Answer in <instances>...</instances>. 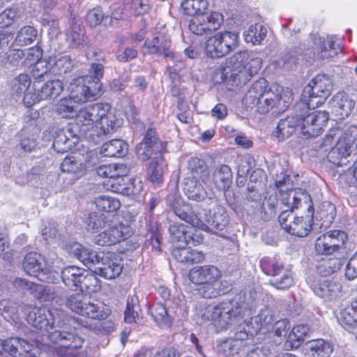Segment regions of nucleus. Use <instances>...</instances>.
<instances>
[{
  "label": "nucleus",
  "instance_id": "obj_1",
  "mask_svg": "<svg viewBox=\"0 0 357 357\" xmlns=\"http://www.w3.org/2000/svg\"><path fill=\"white\" fill-rule=\"evenodd\" d=\"M110 108L109 105L100 102L81 108L74 123L79 127L81 135L87 140H95L96 137L113 132L119 125Z\"/></svg>",
  "mask_w": 357,
  "mask_h": 357
},
{
  "label": "nucleus",
  "instance_id": "obj_2",
  "mask_svg": "<svg viewBox=\"0 0 357 357\" xmlns=\"http://www.w3.org/2000/svg\"><path fill=\"white\" fill-rule=\"evenodd\" d=\"M295 112L281 119L273 132V136L279 141L290 137L298 127H301V133L305 138L318 136L329 119V114L326 111H316L307 115L296 110Z\"/></svg>",
  "mask_w": 357,
  "mask_h": 357
},
{
  "label": "nucleus",
  "instance_id": "obj_3",
  "mask_svg": "<svg viewBox=\"0 0 357 357\" xmlns=\"http://www.w3.org/2000/svg\"><path fill=\"white\" fill-rule=\"evenodd\" d=\"M165 149L166 144L159 140L156 131L153 128L147 130L143 141L136 147L139 158L142 160L151 159L147 173L152 183H160L163 180L167 164L162 153L165 151Z\"/></svg>",
  "mask_w": 357,
  "mask_h": 357
},
{
  "label": "nucleus",
  "instance_id": "obj_4",
  "mask_svg": "<svg viewBox=\"0 0 357 357\" xmlns=\"http://www.w3.org/2000/svg\"><path fill=\"white\" fill-rule=\"evenodd\" d=\"M281 202L287 208H302L306 211L303 215H296L294 223L289 226V234L298 237H305L312 229L314 208L310 195L301 189L289 190L281 195Z\"/></svg>",
  "mask_w": 357,
  "mask_h": 357
},
{
  "label": "nucleus",
  "instance_id": "obj_5",
  "mask_svg": "<svg viewBox=\"0 0 357 357\" xmlns=\"http://www.w3.org/2000/svg\"><path fill=\"white\" fill-rule=\"evenodd\" d=\"M282 89L276 86L275 90L268 87L267 81L261 78L256 81L245 93L243 103L247 110L255 107L260 114H266L275 107L281 104Z\"/></svg>",
  "mask_w": 357,
  "mask_h": 357
},
{
  "label": "nucleus",
  "instance_id": "obj_6",
  "mask_svg": "<svg viewBox=\"0 0 357 357\" xmlns=\"http://www.w3.org/2000/svg\"><path fill=\"white\" fill-rule=\"evenodd\" d=\"M26 319L30 325L43 333V335H38L36 337L40 339L43 344H45L41 347V349L47 345V343L43 342L44 336L49 339V335L55 329L67 328L68 321L66 313L56 307H34L28 313Z\"/></svg>",
  "mask_w": 357,
  "mask_h": 357
},
{
  "label": "nucleus",
  "instance_id": "obj_7",
  "mask_svg": "<svg viewBox=\"0 0 357 357\" xmlns=\"http://www.w3.org/2000/svg\"><path fill=\"white\" fill-rule=\"evenodd\" d=\"M239 298L223 301L217 305H208L201 310V319L204 322L211 321L215 327L227 329L241 320L243 317V307Z\"/></svg>",
  "mask_w": 357,
  "mask_h": 357
},
{
  "label": "nucleus",
  "instance_id": "obj_8",
  "mask_svg": "<svg viewBox=\"0 0 357 357\" xmlns=\"http://www.w3.org/2000/svg\"><path fill=\"white\" fill-rule=\"evenodd\" d=\"M103 68H91L89 75L74 78L70 83L68 96L74 103H84L98 98L102 93L100 83Z\"/></svg>",
  "mask_w": 357,
  "mask_h": 357
},
{
  "label": "nucleus",
  "instance_id": "obj_9",
  "mask_svg": "<svg viewBox=\"0 0 357 357\" xmlns=\"http://www.w3.org/2000/svg\"><path fill=\"white\" fill-rule=\"evenodd\" d=\"M357 155V126H351L338 135L335 145L331 149L328 158L337 166H345L348 158Z\"/></svg>",
  "mask_w": 357,
  "mask_h": 357
},
{
  "label": "nucleus",
  "instance_id": "obj_10",
  "mask_svg": "<svg viewBox=\"0 0 357 357\" xmlns=\"http://www.w3.org/2000/svg\"><path fill=\"white\" fill-rule=\"evenodd\" d=\"M66 329H55L49 335V340L54 344L61 341H68L70 343L59 347H50L49 352L56 357H81L79 348L83 340Z\"/></svg>",
  "mask_w": 357,
  "mask_h": 357
},
{
  "label": "nucleus",
  "instance_id": "obj_11",
  "mask_svg": "<svg viewBox=\"0 0 357 357\" xmlns=\"http://www.w3.org/2000/svg\"><path fill=\"white\" fill-rule=\"evenodd\" d=\"M24 271L38 280L56 284L59 281V274L47 266L45 257L38 252L28 253L23 261Z\"/></svg>",
  "mask_w": 357,
  "mask_h": 357
},
{
  "label": "nucleus",
  "instance_id": "obj_12",
  "mask_svg": "<svg viewBox=\"0 0 357 357\" xmlns=\"http://www.w3.org/2000/svg\"><path fill=\"white\" fill-rule=\"evenodd\" d=\"M259 329V327L251 328L248 322L243 321L238 326L234 337L227 338L218 344V352L227 357L234 356L245 347V341L256 335Z\"/></svg>",
  "mask_w": 357,
  "mask_h": 357
},
{
  "label": "nucleus",
  "instance_id": "obj_13",
  "mask_svg": "<svg viewBox=\"0 0 357 357\" xmlns=\"http://www.w3.org/2000/svg\"><path fill=\"white\" fill-rule=\"evenodd\" d=\"M239 33L236 31H220L210 37L206 43V52L211 57H222L237 47Z\"/></svg>",
  "mask_w": 357,
  "mask_h": 357
},
{
  "label": "nucleus",
  "instance_id": "obj_14",
  "mask_svg": "<svg viewBox=\"0 0 357 357\" xmlns=\"http://www.w3.org/2000/svg\"><path fill=\"white\" fill-rule=\"evenodd\" d=\"M347 234L342 230H330L319 236L315 241L314 249L318 255H334L343 248Z\"/></svg>",
  "mask_w": 357,
  "mask_h": 357
},
{
  "label": "nucleus",
  "instance_id": "obj_15",
  "mask_svg": "<svg viewBox=\"0 0 357 357\" xmlns=\"http://www.w3.org/2000/svg\"><path fill=\"white\" fill-rule=\"evenodd\" d=\"M97 260H94L92 267L94 273L106 279H113L119 276L122 271L123 264L121 257L114 252L97 254Z\"/></svg>",
  "mask_w": 357,
  "mask_h": 357
},
{
  "label": "nucleus",
  "instance_id": "obj_16",
  "mask_svg": "<svg viewBox=\"0 0 357 357\" xmlns=\"http://www.w3.org/2000/svg\"><path fill=\"white\" fill-rule=\"evenodd\" d=\"M144 47L149 54L162 55L167 61H172L173 64L177 65V63L182 62L181 56L173 51L172 40L165 35L160 34L153 37L151 41H146Z\"/></svg>",
  "mask_w": 357,
  "mask_h": 357
},
{
  "label": "nucleus",
  "instance_id": "obj_17",
  "mask_svg": "<svg viewBox=\"0 0 357 357\" xmlns=\"http://www.w3.org/2000/svg\"><path fill=\"white\" fill-rule=\"evenodd\" d=\"M223 15L218 12L201 15L192 17L189 24V29L195 35L209 34L218 29L223 22Z\"/></svg>",
  "mask_w": 357,
  "mask_h": 357
},
{
  "label": "nucleus",
  "instance_id": "obj_18",
  "mask_svg": "<svg viewBox=\"0 0 357 357\" xmlns=\"http://www.w3.org/2000/svg\"><path fill=\"white\" fill-rule=\"evenodd\" d=\"M82 137L79 127L74 123L55 132L53 148L58 153L68 152L76 144L78 137Z\"/></svg>",
  "mask_w": 357,
  "mask_h": 357
},
{
  "label": "nucleus",
  "instance_id": "obj_19",
  "mask_svg": "<svg viewBox=\"0 0 357 357\" xmlns=\"http://www.w3.org/2000/svg\"><path fill=\"white\" fill-rule=\"evenodd\" d=\"M132 234L131 227L123 223L112 226L96 235V244L101 246H110L127 239Z\"/></svg>",
  "mask_w": 357,
  "mask_h": 357
},
{
  "label": "nucleus",
  "instance_id": "obj_20",
  "mask_svg": "<svg viewBox=\"0 0 357 357\" xmlns=\"http://www.w3.org/2000/svg\"><path fill=\"white\" fill-rule=\"evenodd\" d=\"M215 74L220 76V82L234 87L245 84L253 75L252 68H218Z\"/></svg>",
  "mask_w": 357,
  "mask_h": 357
},
{
  "label": "nucleus",
  "instance_id": "obj_21",
  "mask_svg": "<svg viewBox=\"0 0 357 357\" xmlns=\"http://www.w3.org/2000/svg\"><path fill=\"white\" fill-rule=\"evenodd\" d=\"M204 212V221L208 225H206L208 227L206 231L209 232L218 233V231L224 230L229 225V216L226 211V209L220 206L217 205L213 209V213L211 214V211L207 213L206 210L203 211Z\"/></svg>",
  "mask_w": 357,
  "mask_h": 357
},
{
  "label": "nucleus",
  "instance_id": "obj_22",
  "mask_svg": "<svg viewBox=\"0 0 357 357\" xmlns=\"http://www.w3.org/2000/svg\"><path fill=\"white\" fill-rule=\"evenodd\" d=\"M312 289L314 294L328 301H332L342 295V284L337 280H319Z\"/></svg>",
  "mask_w": 357,
  "mask_h": 357
},
{
  "label": "nucleus",
  "instance_id": "obj_23",
  "mask_svg": "<svg viewBox=\"0 0 357 357\" xmlns=\"http://www.w3.org/2000/svg\"><path fill=\"white\" fill-rule=\"evenodd\" d=\"M172 255L178 262L185 266L202 263L205 259V255L203 252L182 245H175L172 251Z\"/></svg>",
  "mask_w": 357,
  "mask_h": 357
},
{
  "label": "nucleus",
  "instance_id": "obj_24",
  "mask_svg": "<svg viewBox=\"0 0 357 357\" xmlns=\"http://www.w3.org/2000/svg\"><path fill=\"white\" fill-rule=\"evenodd\" d=\"M174 214L181 220L190 224L193 227L206 230L208 227L192 211V207L182 201L177 200L173 204Z\"/></svg>",
  "mask_w": 357,
  "mask_h": 357
},
{
  "label": "nucleus",
  "instance_id": "obj_25",
  "mask_svg": "<svg viewBox=\"0 0 357 357\" xmlns=\"http://www.w3.org/2000/svg\"><path fill=\"white\" fill-rule=\"evenodd\" d=\"M220 271L213 265L197 266L189 272V280L195 284L220 279Z\"/></svg>",
  "mask_w": 357,
  "mask_h": 357
},
{
  "label": "nucleus",
  "instance_id": "obj_26",
  "mask_svg": "<svg viewBox=\"0 0 357 357\" xmlns=\"http://www.w3.org/2000/svg\"><path fill=\"white\" fill-rule=\"evenodd\" d=\"M66 33L68 35L72 50H81L84 47L87 36L80 19L75 17H72Z\"/></svg>",
  "mask_w": 357,
  "mask_h": 357
},
{
  "label": "nucleus",
  "instance_id": "obj_27",
  "mask_svg": "<svg viewBox=\"0 0 357 357\" xmlns=\"http://www.w3.org/2000/svg\"><path fill=\"white\" fill-rule=\"evenodd\" d=\"M328 98L320 94L312 93V88L305 86L301 101L296 106V111L308 114V110L314 109L321 105Z\"/></svg>",
  "mask_w": 357,
  "mask_h": 357
},
{
  "label": "nucleus",
  "instance_id": "obj_28",
  "mask_svg": "<svg viewBox=\"0 0 357 357\" xmlns=\"http://www.w3.org/2000/svg\"><path fill=\"white\" fill-rule=\"evenodd\" d=\"M68 252L81 261L89 268H92L93 261L97 260L96 252L78 243H73L66 246Z\"/></svg>",
  "mask_w": 357,
  "mask_h": 357
},
{
  "label": "nucleus",
  "instance_id": "obj_29",
  "mask_svg": "<svg viewBox=\"0 0 357 357\" xmlns=\"http://www.w3.org/2000/svg\"><path fill=\"white\" fill-rule=\"evenodd\" d=\"M232 172L227 165L217 166L213 173V180L216 188L225 193L229 190L232 183Z\"/></svg>",
  "mask_w": 357,
  "mask_h": 357
},
{
  "label": "nucleus",
  "instance_id": "obj_30",
  "mask_svg": "<svg viewBox=\"0 0 357 357\" xmlns=\"http://www.w3.org/2000/svg\"><path fill=\"white\" fill-rule=\"evenodd\" d=\"M306 351L310 357H329L333 351V345L323 339L313 340L306 344Z\"/></svg>",
  "mask_w": 357,
  "mask_h": 357
},
{
  "label": "nucleus",
  "instance_id": "obj_31",
  "mask_svg": "<svg viewBox=\"0 0 357 357\" xmlns=\"http://www.w3.org/2000/svg\"><path fill=\"white\" fill-rule=\"evenodd\" d=\"M183 190L186 196L195 201L200 202L207 196V192L195 178L188 177L185 179Z\"/></svg>",
  "mask_w": 357,
  "mask_h": 357
},
{
  "label": "nucleus",
  "instance_id": "obj_32",
  "mask_svg": "<svg viewBox=\"0 0 357 357\" xmlns=\"http://www.w3.org/2000/svg\"><path fill=\"white\" fill-rule=\"evenodd\" d=\"M84 273L85 269L76 266H68L61 271L59 278H61L66 286L79 287Z\"/></svg>",
  "mask_w": 357,
  "mask_h": 357
},
{
  "label": "nucleus",
  "instance_id": "obj_33",
  "mask_svg": "<svg viewBox=\"0 0 357 357\" xmlns=\"http://www.w3.org/2000/svg\"><path fill=\"white\" fill-rule=\"evenodd\" d=\"M307 86L312 88V93L328 98L333 89V83L328 76L319 74L313 78Z\"/></svg>",
  "mask_w": 357,
  "mask_h": 357
},
{
  "label": "nucleus",
  "instance_id": "obj_34",
  "mask_svg": "<svg viewBox=\"0 0 357 357\" xmlns=\"http://www.w3.org/2000/svg\"><path fill=\"white\" fill-rule=\"evenodd\" d=\"M128 145L121 139H112L105 143L101 149V153L105 157L121 158L128 153Z\"/></svg>",
  "mask_w": 357,
  "mask_h": 357
},
{
  "label": "nucleus",
  "instance_id": "obj_35",
  "mask_svg": "<svg viewBox=\"0 0 357 357\" xmlns=\"http://www.w3.org/2000/svg\"><path fill=\"white\" fill-rule=\"evenodd\" d=\"M340 50V45L333 38L328 37L327 40L324 39L322 40L321 38H319L317 56L321 61H328L337 56Z\"/></svg>",
  "mask_w": 357,
  "mask_h": 357
},
{
  "label": "nucleus",
  "instance_id": "obj_36",
  "mask_svg": "<svg viewBox=\"0 0 357 357\" xmlns=\"http://www.w3.org/2000/svg\"><path fill=\"white\" fill-rule=\"evenodd\" d=\"M308 332V328L303 325H298L292 328L289 333L284 343V348L286 350L297 349L303 342L305 335Z\"/></svg>",
  "mask_w": 357,
  "mask_h": 357
},
{
  "label": "nucleus",
  "instance_id": "obj_37",
  "mask_svg": "<svg viewBox=\"0 0 357 357\" xmlns=\"http://www.w3.org/2000/svg\"><path fill=\"white\" fill-rule=\"evenodd\" d=\"M79 314L92 319H105L109 314V310L102 303H94L90 301L84 303Z\"/></svg>",
  "mask_w": 357,
  "mask_h": 357
},
{
  "label": "nucleus",
  "instance_id": "obj_38",
  "mask_svg": "<svg viewBox=\"0 0 357 357\" xmlns=\"http://www.w3.org/2000/svg\"><path fill=\"white\" fill-rule=\"evenodd\" d=\"M333 107L342 118L347 117L354 109L355 102L346 94L339 93L332 100Z\"/></svg>",
  "mask_w": 357,
  "mask_h": 357
},
{
  "label": "nucleus",
  "instance_id": "obj_39",
  "mask_svg": "<svg viewBox=\"0 0 357 357\" xmlns=\"http://www.w3.org/2000/svg\"><path fill=\"white\" fill-rule=\"evenodd\" d=\"M38 37V30L33 26H22L16 33L13 44L24 47L32 44Z\"/></svg>",
  "mask_w": 357,
  "mask_h": 357
},
{
  "label": "nucleus",
  "instance_id": "obj_40",
  "mask_svg": "<svg viewBox=\"0 0 357 357\" xmlns=\"http://www.w3.org/2000/svg\"><path fill=\"white\" fill-rule=\"evenodd\" d=\"M208 1L206 0H183L181 7L183 13L193 17L206 15V10L208 8Z\"/></svg>",
  "mask_w": 357,
  "mask_h": 357
},
{
  "label": "nucleus",
  "instance_id": "obj_41",
  "mask_svg": "<svg viewBox=\"0 0 357 357\" xmlns=\"http://www.w3.org/2000/svg\"><path fill=\"white\" fill-rule=\"evenodd\" d=\"M269 283L278 289H289L294 283L292 273L290 269L283 267L271 278Z\"/></svg>",
  "mask_w": 357,
  "mask_h": 357
},
{
  "label": "nucleus",
  "instance_id": "obj_42",
  "mask_svg": "<svg viewBox=\"0 0 357 357\" xmlns=\"http://www.w3.org/2000/svg\"><path fill=\"white\" fill-rule=\"evenodd\" d=\"M335 216L336 208L332 202L325 201L318 206L316 218L322 221L321 225L328 227L333 222Z\"/></svg>",
  "mask_w": 357,
  "mask_h": 357
},
{
  "label": "nucleus",
  "instance_id": "obj_43",
  "mask_svg": "<svg viewBox=\"0 0 357 357\" xmlns=\"http://www.w3.org/2000/svg\"><path fill=\"white\" fill-rule=\"evenodd\" d=\"M141 309L136 298L132 297L128 299L126 309L124 312V320L128 324L143 325V318L140 315Z\"/></svg>",
  "mask_w": 357,
  "mask_h": 357
},
{
  "label": "nucleus",
  "instance_id": "obj_44",
  "mask_svg": "<svg viewBox=\"0 0 357 357\" xmlns=\"http://www.w3.org/2000/svg\"><path fill=\"white\" fill-rule=\"evenodd\" d=\"M197 291L199 296L204 298H215L224 294L220 289L219 279L208 281L204 283L198 284Z\"/></svg>",
  "mask_w": 357,
  "mask_h": 357
},
{
  "label": "nucleus",
  "instance_id": "obj_45",
  "mask_svg": "<svg viewBox=\"0 0 357 357\" xmlns=\"http://www.w3.org/2000/svg\"><path fill=\"white\" fill-rule=\"evenodd\" d=\"M63 90V82L59 79L47 82L39 91L42 100L54 99Z\"/></svg>",
  "mask_w": 357,
  "mask_h": 357
},
{
  "label": "nucleus",
  "instance_id": "obj_46",
  "mask_svg": "<svg viewBox=\"0 0 357 357\" xmlns=\"http://www.w3.org/2000/svg\"><path fill=\"white\" fill-rule=\"evenodd\" d=\"M0 313L7 321L17 323L18 320V305L13 301L3 299L0 301Z\"/></svg>",
  "mask_w": 357,
  "mask_h": 357
},
{
  "label": "nucleus",
  "instance_id": "obj_47",
  "mask_svg": "<svg viewBox=\"0 0 357 357\" xmlns=\"http://www.w3.org/2000/svg\"><path fill=\"white\" fill-rule=\"evenodd\" d=\"M339 321L344 327L357 326V308L354 301L341 310Z\"/></svg>",
  "mask_w": 357,
  "mask_h": 357
},
{
  "label": "nucleus",
  "instance_id": "obj_48",
  "mask_svg": "<svg viewBox=\"0 0 357 357\" xmlns=\"http://www.w3.org/2000/svg\"><path fill=\"white\" fill-rule=\"evenodd\" d=\"M344 261L340 257L324 259L317 266L318 272L324 276L330 275L341 268Z\"/></svg>",
  "mask_w": 357,
  "mask_h": 357
},
{
  "label": "nucleus",
  "instance_id": "obj_49",
  "mask_svg": "<svg viewBox=\"0 0 357 357\" xmlns=\"http://www.w3.org/2000/svg\"><path fill=\"white\" fill-rule=\"evenodd\" d=\"M167 302L165 304L157 303L151 309V314L154 320L161 326H169L172 323V315L167 310Z\"/></svg>",
  "mask_w": 357,
  "mask_h": 357
},
{
  "label": "nucleus",
  "instance_id": "obj_50",
  "mask_svg": "<svg viewBox=\"0 0 357 357\" xmlns=\"http://www.w3.org/2000/svg\"><path fill=\"white\" fill-rule=\"evenodd\" d=\"M262 271L267 275L273 277L284 267V264L277 257H264L260 261Z\"/></svg>",
  "mask_w": 357,
  "mask_h": 357
},
{
  "label": "nucleus",
  "instance_id": "obj_51",
  "mask_svg": "<svg viewBox=\"0 0 357 357\" xmlns=\"http://www.w3.org/2000/svg\"><path fill=\"white\" fill-rule=\"evenodd\" d=\"M96 207L102 211L110 213L118 210L121 203L118 199L108 195H101L95 199Z\"/></svg>",
  "mask_w": 357,
  "mask_h": 357
},
{
  "label": "nucleus",
  "instance_id": "obj_52",
  "mask_svg": "<svg viewBox=\"0 0 357 357\" xmlns=\"http://www.w3.org/2000/svg\"><path fill=\"white\" fill-rule=\"evenodd\" d=\"M97 274L85 270L79 288L82 291L86 290L89 292H96L100 287V280L96 276Z\"/></svg>",
  "mask_w": 357,
  "mask_h": 357
},
{
  "label": "nucleus",
  "instance_id": "obj_53",
  "mask_svg": "<svg viewBox=\"0 0 357 357\" xmlns=\"http://www.w3.org/2000/svg\"><path fill=\"white\" fill-rule=\"evenodd\" d=\"M266 29L261 24L252 25L244 33L245 40L253 45L259 44L266 36Z\"/></svg>",
  "mask_w": 357,
  "mask_h": 357
},
{
  "label": "nucleus",
  "instance_id": "obj_54",
  "mask_svg": "<svg viewBox=\"0 0 357 357\" xmlns=\"http://www.w3.org/2000/svg\"><path fill=\"white\" fill-rule=\"evenodd\" d=\"M189 227L184 224L173 223L169 227L170 238L172 243H183L185 245Z\"/></svg>",
  "mask_w": 357,
  "mask_h": 357
},
{
  "label": "nucleus",
  "instance_id": "obj_55",
  "mask_svg": "<svg viewBox=\"0 0 357 357\" xmlns=\"http://www.w3.org/2000/svg\"><path fill=\"white\" fill-rule=\"evenodd\" d=\"M105 219L106 217L104 214L96 212L89 213L85 219L86 229L93 233L98 231L99 229L106 226L107 221Z\"/></svg>",
  "mask_w": 357,
  "mask_h": 357
},
{
  "label": "nucleus",
  "instance_id": "obj_56",
  "mask_svg": "<svg viewBox=\"0 0 357 357\" xmlns=\"http://www.w3.org/2000/svg\"><path fill=\"white\" fill-rule=\"evenodd\" d=\"M188 169L190 171L192 177L201 178L204 181V177L208 174L207 165L204 160L198 158H192L188 161Z\"/></svg>",
  "mask_w": 357,
  "mask_h": 357
},
{
  "label": "nucleus",
  "instance_id": "obj_57",
  "mask_svg": "<svg viewBox=\"0 0 357 357\" xmlns=\"http://www.w3.org/2000/svg\"><path fill=\"white\" fill-rule=\"evenodd\" d=\"M20 8L17 5L13 4L0 13V28H6L13 24L15 19L20 17Z\"/></svg>",
  "mask_w": 357,
  "mask_h": 357
},
{
  "label": "nucleus",
  "instance_id": "obj_58",
  "mask_svg": "<svg viewBox=\"0 0 357 357\" xmlns=\"http://www.w3.org/2000/svg\"><path fill=\"white\" fill-rule=\"evenodd\" d=\"M31 78L27 74H20L11 82V90L17 96H21L29 89Z\"/></svg>",
  "mask_w": 357,
  "mask_h": 357
},
{
  "label": "nucleus",
  "instance_id": "obj_59",
  "mask_svg": "<svg viewBox=\"0 0 357 357\" xmlns=\"http://www.w3.org/2000/svg\"><path fill=\"white\" fill-rule=\"evenodd\" d=\"M73 103V100L69 96L63 98L56 105V111L63 118L73 117L76 114Z\"/></svg>",
  "mask_w": 357,
  "mask_h": 357
},
{
  "label": "nucleus",
  "instance_id": "obj_60",
  "mask_svg": "<svg viewBox=\"0 0 357 357\" xmlns=\"http://www.w3.org/2000/svg\"><path fill=\"white\" fill-rule=\"evenodd\" d=\"M61 170L63 172L79 174L84 171V167L74 156L66 157L61 163Z\"/></svg>",
  "mask_w": 357,
  "mask_h": 357
},
{
  "label": "nucleus",
  "instance_id": "obj_61",
  "mask_svg": "<svg viewBox=\"0 0 357 357\" xmlns=\"http://www.w3.org/2000/svg\"><path fill=\"white\" fill-rule=\"evenodd\" d=\"M86 300V296L82 292L76 293L68 297L66 305L72 311L79 314Z\"/></svg>",
  "mask_w": 357,
  "mask_h": 357
},
{
  "label": "nucleus",
  "instance_id": "obj_62",
  "mask_svg": "<svg viewBox=\"0 0 357 357\" xmlns=\"http://www.w3.org/2000/svg\"><path fill=\"white\" fill-rule=\"evenodd\" d=\"M45 65L43 67H74L73 60L69 55L50 56L45 59Z\"/></svg>",
  "mask_w": 357,
  "mask_h": 357
},
{
  "label": "nucleus",
  "instance_id": "obj_63",
  "mask_svg": "<svg viewBox=\"0 0 357 357\" xmlns=\"http://www.w3.org/2000/svg\"><path fill=\"white\" fill-rule=\"evenodd\" d=\"M38 298L44 301L56 299L61 294V289L52 286H38Z\"/></svg>",
  "mask_w": 357,
  "mask_h": 357
},
{
  "label": "nucleus",
  "instance_id": "obj_64",
  "mask_svg": "<svg viewBox=\"0 0 357 357\" xmlns=\"http://www.w3.org/2000/svg\"><path fill=\"white\" fill-rule=\"evenodd\" d=\"M104 20V13L101 8L96 7L89 10L85 17V21L91 28L100 25Z\"/></svg>",
  "mask_w": 357,
  "mask_h": 357
}]
</instances>
